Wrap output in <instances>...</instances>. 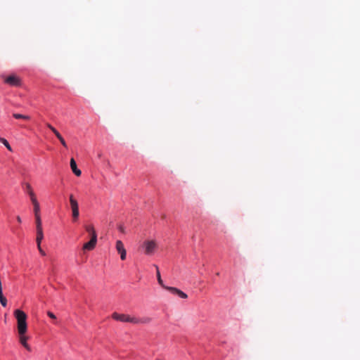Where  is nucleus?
Masks as SVG:
<instances>
[{
  "label": "nucleus",
  "mask_w": 360,
  "mask_h": 360,
  "mask_svg": "<svg viewBox=\"0 0 360 360\" xmlns=\"http://www.w3.org/2000/svg\"><path fill=\"white\" fill-rule=\"evenodd\" d=\"M14 316L17 320V329L18 333H27V314L20 309H15L14 311Z\"/></svg>",
  "instance_id": "nucleus-1"
},
{
  "label": "nucleus",
  "mask_w": 360,
  "mask_h": 360,
  "mask_svg": "<svg viewBox=\"0 0 360 360\" xmlns=\"http://www.w3.org/2000/svg\"><path fill=\"white\" fill-rule=\"evenodd\" d=\"M112 318L116 321H119L121 322H128L134 324H138L139 323L138 319L136 317H131L128 314H118L117 312L112 313Z\"/></svg>",
  "instance_id": "nucleus-2"
},
{
  "label": "nucleus",
  "mask_w": 360,
  "mask_h": 360,
  "mask_svg": "<svg viewBox=\"0 0 360 360\" xmlns=\"http://www.w3.org/2000/svg\"><path fill=\"white\" fill-rule=\"evenodd\" d=\"M4 83L11 86H20L22 82L20 78L15 74L10 75L7 77L2 76Z\"/></svg>",
  "instance_id": "nucleus-3"
},
{
  "label": "nucleus",
  "mask_w": 360,
  "mask_h": 360,
  "mask_svg": "<svg viewBox=\"0 0 360 360\" xmlns=\"http://www.w3.org/2000/svg\"><path fill=\"white\" fill-rule=\"evenodd\" d=\"M158 245L154 240H148L143 242V248H144V252L147 255H151L154 253Z\"/></svg>",
  "instance_id": "nucleus-4"
},
{
  "label": "nucleus",
  "mask_w": 360,
  "mask_h": 360,
  "mask_svg": "<svg viewBox=\"0 0 360 360\" xmlns=\"http://www.w3.org/2000/svg\"><path fill=\"white\" fill-rule=\"evenodd\" d=\"M70 203L72 213V218L73 220L75 221L78 219L79 215V205L77 200L75 199L72 195H70Z\"/></svg>",
  "instance_id": "nucleus-5"
},
{
  "label": "nucleus",
  "mask_w": 360,
  "mask_h": 360,
  "mask_svg": "<svg viewBox=\"0 0 360 360\" xmlns=\"http://www.w3.org/2000/svg\"><path fill=\"white\" fill-rule=\"evenodd\" d=\"M35 224H36V232H37L36 242H37V244L39 245V243H41L42 240L44 239V233H43V229H42L41 219H35Z\"/></svg>",
  "instance_id": "nucleus-6"
},
{
  "label": "nucleus",
  "mask_w": 360,
  "mask_h": 360,
  "mask_svg": "<svg viewBox=\"0 0 360 360\" xmlns=\"http://www.w3.org/2000/svg\"><path fill=\"white\" fill-rule=\"evenodd\" d=\"M115 248L117 252L120 255V259L122 260H125L127 257V251L124 248L123 243L120 240H117Z\"/></svg>",
  "instance_id": "nucleus-7"
},
{
  "label": "nucleus",
  "mask_w": 360,
  "mask_h": 360,
  "mask_svg": "<svg viewBox=\"0 0 360 360\" xmlns=\"http://www.w3.org/2000/svg\"><path fill=\"white\" fill-rule=\"evenodd\" d=\"M18 333V338H19V342L20 344L29 352L31 351L30 346L27 344V341L29 339V337L26 335L27 333Z\"/></svg>",
  "instance_id": "nucleus-8"
},
{
  "label": "nucleus",
  "mask_w": 360,
  "mask_h": 360,
  "mask_svg": "<svg viewBox=\"0 0 360 360\" xmlns=\"http://www.w3.org/2000/svg\"><path fill=\"white\" fill-rule=\"evenodd\" d=\"M96 243H97V238H95V236L91 237V240L89 242L84 244V245L82 247V250L84 251H85V250L91 251L95 248Z\"/></svg>",
  "instance_id": "nucleus-9"
},
{
  "label": "nucleus",
  "mask_w": 360,
  "mask_h": 360,
  "mask_svg": "<svg viewBox=\"0 0 360 360\" xmlns=\"http://www.w3.org/2000/svg\"><path fill=\"white\" fill-rule=\"evenodd\" d=\"M46 126L49 129H50L53 134L56 135V136L58 139L61 144L65 147L67 148V143L65 141V139L63 138V136L60 135V134L56 130L55 127H53L51 124L47 123Z\"/></svg>",
  "instance_id": "nucleus-10"
},
{
  "label": "nucleus",
  "mask_w": 360,
  "mask_h": 360,
  "mask_svg": "<svg viewBox=\"0 0 360 360\" xmlns=\"http://www.w3.org/2000/svg\"><path fill=\"white\" fill-rule=\"evenodd\" d=\"M70 167L73 172V173L77 176H79L82 174V172L80 169H79L77 167V164H76V162L75 160H74V158H71L70 160Z\"/></svg>",
  "instance_id": "nucleus-11"
},
{
  "label": "nucleus",
  "mask_w": 360,
  "mask_h": 360,
  "mask_svg": "<svg viewBox=\"0 0 360 360\" xmlns=\"http://www.w3.org/2000/svg\"><path fill=\"white\" fill-rule=\"evenodd\" d=\"M33 211L35 219H41L39 203L33 205Z\"/></svg>",
  "instance_id": "nucleus-12"
},
{
  "label": "nucleus",
  "mask_w": 360,
  "mask_h": 360,
  "mask_svg": "<svg viewBox=\"0 0 360 360\" xmlns=\"http://www.w3.org/2000/svg\"><path fill=\"white\" fill-rule=\"evenodd\" d=\"M155 269H156V276H157V279H158V283L162 287L165 288V287H166L164 283H163V281L161 278V276H160V271H159V268L157 265H154Z\"/></svg>",
  "instance_id": "nucleus-13"
},
{
  "label": "nucleus",
  "mask_w": 360,
  "mask_h": 360,
  "mask_svg": "<svg viewBox=\"0 0 360 360\" xmlns=\"http://www.w3.org/2000/svg\"><path fill=\"white\" fill-rule=\"evenodd\" d=\"M86 231L89 232L91 237L97 238V234L96 233V231L92 225L86 226Z\"/></svg>",
  "instance_id": "nucleus-14"
},
{
  "label": "nucleus",
  "mask_w": 360,
  "mask_h": 360,
  "mask_svg": "<svg viewBox=\"0 0 360 360\" xmlns=\"http://www.w3.org/2000/svg\"><path fill=\"white\" fill-rule=\"evenodd\" d=\"M0 303L4 307L7 305V300L3 295L2 287L0 288Z\"/></svg>",
  "instance_id": "nucleus-15"
},
{
  "label": "nucleus",
  "mask_w": 360,
  "mask_h": 360,
  "mask_svg": "<svg viewBox=\"0 0 360 360\" xmlns=\"http://www.w3.org/2000/svg\"><path fill=\"white\" fill-rule=\"evenodd\" d=\"M13 117L15 119H22L25 120H29L30 119V117L28 115H22L20 113H13Z\"/></svg>",
  "instance_id": "nucleus-16"
},
{
  "label": "nucleus",
  "mask_w": 360,
  "mask_h": 360,
  "mask_svg": "<svg viewBox=\"0 0 360 360\" xmlns=\"http://www.w3.org/2000/svg\"><path fill=\"white\" fill-rule=\"evenodd\" d=\"M29 196L30 198V200L32 205H36L39 203L34 192H31L30 193H29Z\"/></svg>",
  "instance_id": "nucleus-17"
},
{
  "label": "nucleus",
  "mask_w": 360,
  "mask_h": 360,
  "mask_svg": "<svg viewBox=\"0 0 360 360\" xmlns=\"http://www.w3.org/2000/svg\"><path fill=\"white\" fill-rule=\"evenodd\" d=\"M29 196L30 198V200L32 205H36L39 203L34 192H31L30 193H29Z\"/></svg>",
  "instance_id": "nucleus-18"
},
{
  "label": "nucleus",
  "mask_w": 360,
  "mask_h": 360,
  "mask_svg": "<svg viewBox=\"0 0 360 360\" xmlns=\"http://www.w3.org/2000/svg\"><path fill=\"white\" fill-rule=\"evenodd\" d=\"M165 289L167 290L168 291H169L171 293H172L174 295H177V293L179 291V289L174 288V287L166 286V287H165Z\"/></svg>",
  "instance_id": "nucleus-19"
},
{
  "label": "nucleus",
  "mask_w": 360,
  "mask_h": 360,
  "mask_svg": "<svg viewBox=\"0 0 360 360\" xmlns=\"http://www.w3.org/2000/svg\"><path fill=\"white\" fill-rule=\"evenodd\" d=\"M0 141L9 150H12L11 147L8 142L4 138H0Z\"/></svg>",
  "instance_id": "nucleus-20"
},
{
  "label": "nucleus",
  "mask_w": 360,
  "mask_h": 360,
  "mask_svg": "<svg viewBox=\"0 0 360 360\" xmlns=\"http://www.w3.org/2000/svg\"><path fill=\"white\" fill-rule=\"evenodd\" d=\"M138 321H139V323H149L151 321V319L146 317L141 319H138Z\"/></svg>",
  "instance_id": "nucleus-21"
},
{
  "label": "nucleus",
  "mask_w": 360,
  "mask_h": 360,
  "mask_svg": "<svg viewBox=\"0 0 360 360\" xmlns=\"http://www.w3.org/2000/svg\"><path fill=\"white\" fill-rule=\"evenodd\" d=\"M25 190L28 194L30 193L31 192H34L31 185L29 183H25Z\"/></svg>",
  "instance_id": "nucleus-22"
},
{
  "label": "nucleus",
  "mask_w": 360,
  "mask_h": 360,
  "mask_svg": "<svg viewBox=\"0 0 360 360\" xmlns=\"http://www.w3.org/2000/svg\"><path fill=\"white\" fill-rule=\"evenodd\" d=\"M176 295H178L179 297H180L182 299H186L188 297V295L185 292L181 291V290H179V291Z\"/></svg>",
  "instance_id": "nucleus-23"
},
{
  "label": "nucleus",
  "mask_w": 360,
  "mask_h": 360,
  "mask_svg": "<svg viewBox=\"0 0 360 360\" xmlns=\"http://www.w3.org/2000/svg\"><path fill=\"white\" fill-rule=\"evenodd\" d=\"M37 248L40 252V254L43 256L46 255V253L45 252L41 249V243L39 244H37Z\"/></svg>",
  "instance_id": "nucleus-24"
},
{
  "label": "nucleus",
  "mask_w": 360,
  "mask_h": 360,
  "mask_svg": "<svg viewBox=\"0 0 360 360\" xmlns=\"http://www.w3.org/2000/svg\"><path fill=\"white\" fill-rule=\"evenodd\" d=\"M47 315L49 316V317H50L52 319H54V320L56 319V316H55V314L50 311H49L47 312Z\"/></svg>",
  "instance_id": "nucleus-25"
},
{
  "label": "nucleus",
  "mask_w": 360,
  "mask_h": 360,
  "mask_svg": "<svg viewBox=\"0 0 360 360\" xmlns=\"http://www.w3.org/2000/svg\"><path fill=\"white\" fill-rule=\"evenodd\" d=\"M118 229L120 232H122V233H125V229H124V227L122 226V225H120L118 226Z\"/></svg>",
  "instance_id": "nucleus-26"
},
{
  "label": "nucleus",
  "mask_w": 360,
  "mask_h": 360,
  "mask_svg": "<svg viewBox=\"0 0 360 360\" xmlns=\"http://www.w3.org/2000/svg\"><path fill=\"white\" fill-rule=\"evenodd\" d=\"M16 219L18 222L21 223V218L19 216H18Z\"/></svg>",
  "instance_id": "nucleus-27"
},
{
  "label": "nucleus",
  "mask_w": 360,
  "mask_h": 360,
  "mask_svg": "<svg viewBox=\"0 0 360 360\" xmlns=\"http://www.w3.org/2000/svg\"><path fill=\"white\" fill-rule=\"evenodd\" d=\"M101 157V153L98 154V158Z\"/></svg>",
  "instance_id": "nucleus-28"
}]
</instances>
